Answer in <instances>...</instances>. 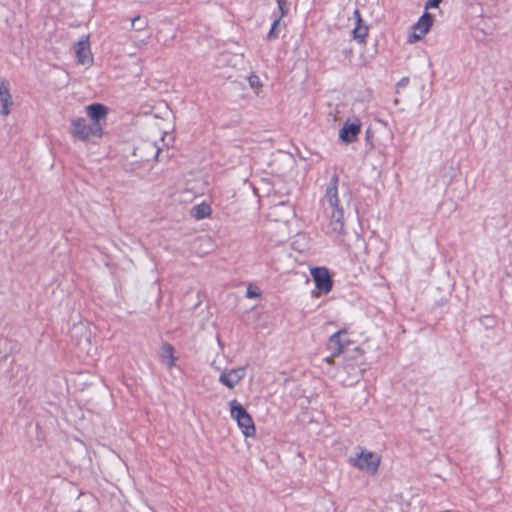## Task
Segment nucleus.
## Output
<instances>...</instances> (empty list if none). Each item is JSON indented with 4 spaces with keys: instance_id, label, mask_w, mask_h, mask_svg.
I'll return each mask as SVG.
<instances>
[{
    "instance_id": "obj_1",
    "label": "nucleus",
    "mask_w": 512,
    "mask_h": 512,
    "mask_svg": "<svg viewBox=\"0 0 512 512\" xmlns=\"http://www.w3.org/2000/svg\"><path fill=\"white\" fill-rule=\"evenodd\" d=\"M338 184L339 176L333 174L326 187L322 207L328 220L326 232L341 235L344 234L345 227L344 203L339 197Z\"/></svg>"
},
{
    "instance_id": "obj_2",
    "label": "nucleus",
    "mask_w": 512,
    "mask_h": 512,
    "mask_svg": "<svg viewBox=\"0 0 512 512\" xmlns=\"http://www.w3.org/2000/svg\"><path fill=\"white\" fill-rule=\"evenodd\" d=\"M70 124V135L78 141L87 142L101 139L104 133L102 128H96L83 117L72 118Z\"/></svg>"
},
{
    "instance_id": "obj_3",
    "label": "nucleus",
    "mask_w": 512,
    "mask_h": 512,
    "mask_svg": "<svg viewBox=\"0 0 512 512\" xmlns=\"http://www.w3.org/2000/svg\"><path fill=\"white\" fill-rule=\"evenodd\" d=\"M229 406L231 417L236 420L243 435L245 437H254L256 434V427L247 410L235 399L230 401Z\"/></svg>"
},
{
    "instance_id": "obj_4",
    "label": "nucleus",
    "mask_w": 512,
    "mask_h": 512,
    "mask_svg": "<svg viewBox=\"0 0 512 512\" xmlns=\"http://www.w3.org/2000/svg\"><path fill=\"white\" fill-rule=\"evenodd\" d=\"M349 463L361 471L375 475L381 463V456L375 452L361 448L355 457L349 459Z\"/></svg>"
},
{
    "instance_id": "obj_5",
    "label": "nucleus",
    "mask_w": 512,
    "mask_h": 512,
    "mask_svg": "<svg viewBox=\"0 0 512 512\" xmlns=\"http://www.w3.org/2000/svg\"><path fill=\"white\" fill-rule=\"evenodd\" d=\"M346 334L347 331L345 329H341L330 336L327 348L332 352V355L330 357L325 358V360L328 363H332L333 358L335 356L347 353L350 341L344 339V336H346Z\"/></svg>"
},
{
    "instance_id": "obj_6",
    "label": "nucleus",
    "mask_w": 512,
    "mask_h": 512,
    "mask_svg": "<svg viewBox=\"0 0 512 512\" xmlns=\"http://www.w3.org/2000/svg\"><path fill=\"white\" fill-rule=\"evenodd\" d=\"M433 25V17L430 13L425 12L419 20L412 26V33L408 36V42L414 43L421 40Z\"/></svg>"
},
{
    "instance_id": "obj_7",
    "label": "nucleus",
    "mask_w": 512,
    "mask_h": 512,
    "mask_svg": "<svg viewBox=\"0 0 512 512\" xmlns=\"http://www.w3.org/2000/svg\"><path fill=\"white\" fill-rule=\"evenodd\" d=\"M85 110L91 119V123L96 128H102L103 130L108 115V107L101 103H93L86 106Z\"/></svg>"
},
{
    "instance_id": "obj_8",
    "label": "nucleus",
    "mask_w": 512,
    "mask_h": 512,
    "mask_svg": "<svg viewBox=\"0 0 512 512\" xmlns=\"http://www.w3.org/2000/svg\"><path fill=\"white\" fill-rule=\"evenodd\" d=\"M311 275L315 282L316 288L324 294H327L332 289V279L330 273L325 267H316L311 269Z\"/></svg>"
},
{
    "instance_id": "obj_9",
    "label": "nucleus",
    "mask_w": 512,
    "mask_h": 512,
    "mask_svg": "<svg viewBox=\"0 0 512 512\" xmlns=\"http://www.w3.org/2000/svg\"><path fill=\"white\" fill-rule=\"evenodd\" d=\"M245 374V367L225 369L220 374L219 381L226 387L232 389L245 377Z\"/></svg>"
},
{
    "instance_id": "obj_10",
    "label": "nucleus",
    "mask_w": 512,
    "mask_h": 512,
    "mask_svg": "<svg viewBox=\"0 0 512 512\" xmlns=\"http://www.w3.org/2000/svg\"><path fill=\"white\" fill-rule=\"evenodd\" d=\"M361 122L356 119L354 122H345L339 131V138L344 143H352L357 140V136L361 131Z\"/></svg>"
},
{
    "instance_id": "obj_11",
    "label": "nucleus",
    "mask_w": 512,
    "mask_h": 512,
    "mask_svg": "<svg viewBox=\"0 0 512 512\" xmlns=\"http://www.w3.org/2000/svg\"><path fill=\"white\" fill-rule=\"evenodd\" d=\"M13 105L12 96L8 83L5 80L0 82V115L10 114V107Z\"/></svg>"
},
{
    "instance_id": "obj_12",
    "label": "nucleus",
    "mask_w": 512,
    "mask_h": 512,
    "mask_svg": "<svg viewBox=\"0 0 512 512\" xmlns=\"http://www.w3.org/2000/svg\"><path fill=\"white\" fill-rule=\"evenodd\" d=\"M174 347L170 343H163L160 348L161 362L166 365L168 369L176 365L177 357L174 355Z\"/></svg>"
},
{
    "instance_id": "obj_13",
    "label": "nucleus",
    "mask_w": 512,
    "mask_h": 512,
    "mask_svg": "<svg viewBox=\"0 0 512 512\" xmlns=\"http://www.w3.org/2000/svg\"><path fill=\"white\" fill-rule=\"evenodd\" d=\"M76 56L80 64H87L92 61L90 45L88 39H81L76 44Z\"/></svg>"
},
{
    "instance_id": "obj_14",
    "label": "nucleus",
    "mask_w": 512,
    "mask_h": 512,
    "mask_svg": "<svg viewBox=\"0 0 512 512\" xmlns=\"http://www.w3.org/2000/svg\"><path fill=\"white\" fill-rule=\"evenodd\" d=\"M212 209L209 204L202 202L198 205H195L191 209V216L196 220H201L210 216Z\"/></svg>"
},
{
    "instance_id": "obj_15",
    "label": "nucleus",
    "mask_w": 512,
    "mask_h": 512,
    "mask_svg": "<svg viewBox=\"0 0 512 512\" xmlns=\"http://www.w3.org/2000/svg\"><path fill=\"white\" fill-rule=\"evenodd\" d=\"M353 38L357 40L359 43H365L366 38L368 36V27L363 24H356L355 28L352 31Z\"/></svg>"
},
{
    "instance_id": "obj_16",
    "label": "nucleus",
    "mask_w": 512,
    "mask_h": 512,
    "mask_svg": "<svg viewBox=\"0 0 512 512\" xmlns=\"http://www.w3.org/2000/svg\"><path fill=\"white\" fill-rule=\"evenodd\" d=\"M277 4L278 11L273 13L272 18L281 22L282 18L289 12V3L287 0H277Z\"/></svg>"
},
{
    "instance_id": "obj_17",
    "label": "nucleus",
    "mask_w": 512,
    "mask_h": 512,
    "mask_svg": "<svg viewBox=\"0 0 512 512\" xmlns=\"http://www.w3.org/2000/svg\"><path fill=\"white\" fill-rule=\"evenodd\" d=\"M148 27V20L140 15L131 19V28L135 31H143Z\"/></svg>"
},
{
    "instance_id": "obj_18",
    "label": "nucleus",
    "mask_w": 512,
    "mask_h": 512,
    "mask_svg": "<svg viewBox=\"0 0 512 512\" xmlns=\"http://www.w3.org/2000/svg\"><path fill=\"white\" fill-rule=\"evenodd\" d=\"M12 342L5 337H0V358H6L11 351Z\"/></svg>"
},
{
    "instance_id": "obj_19",
    "label": "nucleus",
    "mask_w": 512,
    "mask_h": 512,
    "mask_svg": "<svg viewBox=\"0 0 512 512\" xmlns=\"http://www.w3.org/2000/svg\"><path fill=\"white\" fill-rule=\"evenodd\" d=\"M280 26H281V22L273 18L271 28L267 34L268 40H274V39L278 38V36H279L278 28Z\"/></svg>"
},
{
    "instance_id": "obj_20",
    "label": "nucleus",
    "mask_w": 512,
    "mask_h": 512,
    "mask_svg": "<svg viewBox=\"0 0 512 512\" xmlns=\"http://www.w3.org/2000/svg\"><path fill=\"white\" fill-rule=\"evenodd\" d=\"M249 84L253 88L261 86V82H260L259 77L257 75H251L249 77Z\"/></svg>"
},
{
    "instance_id": "obj_21",
    "label": "nucleus",
    "mask_w": 512,
    "mask_h": 512,
    "mask_svg": "<svg viewBox=\"0 0 512 512\" xmlns=\"http://www.w3.org/2000/svg\"><path fill=\"white\" fill-rule=\"evenodd\" d=\"M408 84H409V78H408V77H403V78H401V79L398 81L397 85H396V87H397V93L399 92V89H400V88H404V87H406Z\"/></svg>"
},
{
    "instance_id": "obj_22",
    "label": "nucleus",
    "mask_w": 512,
    "mask_h": 512,
    "mask_svg": "<svg viewBox=\"0 0 512 512\" xmlns=\"http://www.w3.org/2000/svg\"><path fill=\"white\" fill-rule=\"evenodd\" d=\"M442 0H428L425 4V8H437Z\"/></svg>"
},
{
    "instance_id": "obj_23",
    "label": "nucleus",
    "mask_w": 512,
    "mask_h": 512,
    "mask_svg": "<svg viewBox=\"0 0 512 512\" xmlns=\"http://www.w3.org/2000/svg\"><path fill=\"white\" fill-rule=\"evenodd\" d=\"M260 293L257 291L252 290L250 287L246 291V297L247 298H256L259 297Z\"/></svg>"
},
{
    "instance_id": "obj_24",
    "label": "nucleus",
    "mask_w": 512,
    "mask_h": 512,
    "mask_svg": "<svg viewBox=\"0 0 512 512\" xmlns=\"http://www.w3.org/2000/svg\"><path fill=\"white\" fill-rule=\"evenodd\" d=\"M353 14H354V18L356 20V24H361L363 22V20L361 18L360 11L358 9H355Z\"/></svg>"
},
{
    "instance_id": "obj_25",
    "label": "nucleus",
    "mask_w": 512,
    "mask_h": 512,
    "mask_svg": "<svg viewBox=\"0 0 512 512\" xmlns=\"http://www.w3.org/2000/svg\"><path fill=\"white\" fill-rule=\"evenodd\" d=\"M345 361H346L345 369H347L349 372L354 371L355 370L354 364L350 363V360L347 357H345Z\"/></svg>"
},
{
    "instance_id": "obj_26",
    "label": "nucleus",
    "mask_w": 512,
    "mask_h": 512,
    "mask_svg": "<svg viewBox=\"0 0 512 512\" xmlns=\"http://www.w3.org/2000/svg\"><path fill=\"white\" fill-rule=\"evenodd\" d=\"M354 356H353V359H357V358H361L363 356V353L362 351L360 350V348L356 347L354 350Z\"/></svg>"
},
{
    "instance_id": "obj_27",
    "label": "nucleus",
    "mask_w": 512,
    "mask_h": 512,
    "mask_svg": "<svg viewBox=\"0 0 512 512\" xmlns=\"http://www.w3.org/2000/svg\"><path fill=\"white\" fill-rule=\"evenodd\" d=\"M160 152H161V149L159 147H155V154H154L155 159H157Z\"/></svg>"
},
{
    "instance_id": "obj_28",
    "label": "nucleus",
    "mask_w": 512,
    "mask_h": 512,
    "mask_svg": "<svg viewBox=\"0 0 512 512\" xmlns=\"http://www.w3.org/2000/svg\"><path fill=\"white\" fill-rule=\"evenodd\" d=\"M398 102H399V101H398V99H395V100H394V104H395V105H397V104H398Z\"/></svg>"
}]
</instances>
